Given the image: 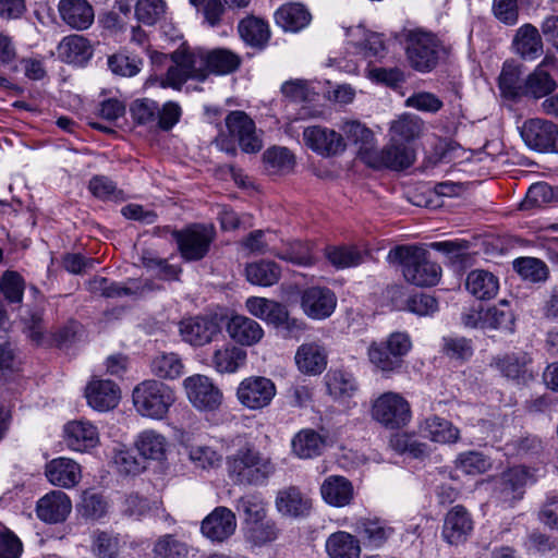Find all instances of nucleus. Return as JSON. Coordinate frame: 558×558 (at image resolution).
Instances as JSON below:
<instances>
[{
	"label": "nucleus",
	"mask_w": 558,
	"mask_h": 558,
	"mask_svg": "<svg viewBox=\"0 0 558 558\" xmlns=\"http://www.w3.org/2000/svg\"><path fill=\"white\" fill-rule=\"evenodd\" d=\"M389 263L401 267L404 279L417 287H432L438 283L441 268L428 258V252L417 245H398L387 256Z\"/></svg>",
	"instance_id": "obj_1"
},
{
	"label": "nucleus",
	"mask_w": 558,
	"mask_h": 558,
	"mask_svg": "<svg viewBox=\"0 0 558 558\" xmlns=\"http://www.w3.org/2000/svg\"><path fill=\"white\" fill-rule=\"evenodd\" d=\"M226 464L234 484L244 486L264 485L276 471L271 458L251 446L238 449L227 458Z\"/></svg>",
	"instance_id": "obj_2"
},
{
	"label": "nucleus",
	"mask_w": 558,
	"mask_h": 558,
	"mask_svg": "<svg viewBox=\"0 0 558 558\" xmlns=\"http://www.w3.org/2000/svg\"><path fill=\"white\" fill-rule=\"evenodd\" d=\"M411 348L410 336L407 332L396 331L386 339L373 341L367 349V355L376 371L388 377L399 372Z\"/></svg>",
	"instance_id": "obj_3"
},
{
	"label": "nucleus",
	"mask_w": 558,
	"mask_h": 558,
	"mask_svg": "<svg viewBox=\"0 0 558 558\" xmlns=\"http://www.w3.org/2000/svg\"><path fill=\"white\" fill-rule=\"evenodd\" d=\"M171 65L163 78L162 87L180 89L187 80L205 81L208 76L206 51L182 47L171 53Z\"/></svg>",
	"instance_id": "obj_4"
},
{
	"label": "nucleus",
	"mask_w": 558,
	"mask_h": 558,
	"mask_svg": "<svg viewBox=\"0 0 558 558\" xmlns=\"http://www.w3.org/2000/svg\"><path fill=\"white\" fill-rule=\"evenodd\" d=\"M132 399L140 415L151 420H162L175 402V393L168 385L155 379H147L135 386Z\"/></svg>",
	"instance_id": "obj_5"
},
{
	"label": "nucleus",
	"mask_w": 558,
	"mask_h": 558,
	"mask_svg": "<svg viewBox=\"0 0 558 558\" xmlns=\"http://www.w3.org/2000/svg\"><path fill=\"white\" fill-rule=\"evenodd\" d=\"M405 53L415 71L427 73L437 66L445 48L434 34L415 29L407 33Z\"/></svg>",
	"instance_id": "obj_6"
},
{
	"label": "nucleus",
	"mask_w": 558,
	"mask_h": 558,
	"mask_svg": "<svg viewBox=\"0 0 558 558\" xmlns=\"http://www.w3.org/2000/svg\"><path fill=\"white\" fill-rule=\"evenodd\" d=\"M372 417L386 428L398 429L411 421V405L400 393L388 391L373 402Z\"/></svg>",
	"instance_id": "obj_7"
},
{
	"label": "nucleus",
	"mask_w": 558,
	"mask_h": 558,
	"mask_svg": "<svg viewBox=\"0 0 558 558\" xmlns=\"http://www.w3.org/2000/svg\"><path fill=\"white\" fill-rule=\"evenodd\" d=\"M535 481L534 474L527 468H509L494 480L493 497L501 505L512 507L523 498L525 486Z\"/></svg>",
	"instance_id": "obj_8"
},
{
	"label": "nucleus",
	"mask_w": 558,
	"mask_h": 558,
	"mask_svg": "<svg viewBox=\"0 0 558 558\" xmlns=\"http://www.w3.org/2000/svg\"><path fill=\"white\" fill-rule=\"evenodd\" d=\"M415 151L411 145L390 141L383 149L366 151L364 163L373 169L404 170L413 165Z\"/></svg>",
	"instance_id": "obj_9"
},
{
	"label": "nucleus",
	"mask_w": 558,
	"mask_h": 558,
	"mask_svg": "<svg viewBox=\"0 0 558 558\" xmlns=\"http://www.w3.org/2000/svg\"><path fill=\"white\" fill-rule=\"evenodd\" d=\"M182 257L186 260H199L208 252L215 238L211 226L193 225L172 233Z\"/></svg>",
	"instance_id": "obj_10"
},
{
	"label": "nucleus",
	"mask_w": 558,
	"mask_h": 558,
	"mask_svg": "<svg viewBox=\"0 0 558 558\" xmlns=\"http://www.w3.org/2000/svg\"><path fill=\"white\" fill-rule=\"evenodd\" d=\"M277 392L274 381L264 376L244 378L238 386L236 398L248 410L267 408Z\"/></svg>",
	"instance_id": "obj_11"
},
{
	"label": "nucleus",
	"mask_w": 558,
	"mask_h": 558,
	"mask_svg": "<svg viewBox=\"0 0 558 558\" xmlns=\"http://www.w3.org/2000/svg\"><path fill=\"white\" fill-rule=\"evenodd\" d=\"M520 134L525 145L539 153H557L558 128L543 119H530L523 123Z\"/></svg>",
	"instance_id": "obj_12"
},
{
	"label": "nucleus",
	"mask_w": 558,
	"mask_h": 558,
	"mask_svg": "<svg viewBox=\"0 0 558 558\" xmlns=\"http://www.w3.org/2000/svg\"><path fill=\"white\" fill-rule=\"evenodd\" d=\"M187 399L198 410L215 411L222 402V392L205 375H193L184 379Z\"/></svg>",
	"instance_id": "obj_13"
},
{
	"label": "nucleus",
	"mask_w": 558,
	"mask_h": 558,
	"mask_svg": "<svg viewBox=\"0 0 558 558\" xmlns=\"http://www.w3.org/2000/svg\"><path fill=\"white\" fill-rule=\"evenodd\" d=\"M303 141L308 148L323 157L339 156L347 148L341 133L322 125L305 128Z\"/></svg>",
	"instance_id": "obj_14"
},
{
	"label": "nucleus",
	"mask_w": 558,
	"mask_h": 558,
	"mask_svg": "<svg viewBox=\"0 0 558 558\" xmlns=\"http://www.w3.org/2000/svg\"><path fill=\"white\" fill-rule=\"evenodd\" d=\"M179 332L186 343L203 347L221 332V327L216 317L195 316L182 319L179 324Z\"/></svg>",
	"instance_id": "obj_15"
},
{
	"label": "nucleus",
	"mask_w": 558,
	"mask_h": 558,
	"mask_svg": "<svg viewBox=\"0 0 558 558\" xmlns=\"http://www.w3.org/2000/svg\"><path fill=\"white\" fill-rule=\"evenodd\" d=\"M225 122L230 136L239 142L243 151L256 153L262 149V140L256 134L255 123L244 111H231Z\"/></svg>",
	"instance_id": "obj_16"
},
{
	"label": "nucleus",
	"mask_w": 558,
	"mask_h": 558,
	"mask_svg": "<svg viewBox=\"0 0 558 558\" xmlns=\"http://www.w3.org/2000/svg\"><path fill=\"white\" fill-rule=\"evenodd\" d=\"M236 529V518L227 507H216L201 523L203 536L213 543H222L230 538Z\"/></svg>",
	"instance_id": "obj_17"
},
{
	"label": "nucleus",
	"mask_w": 558,
	"mask_h": 558,
	"mask_svg": "<svg viewBox=\"0 0 558 558\" xmlns=\"http://www.w3.org/2000/svg\"><path fill=\"white\" fill-rule=\"evenodd\" d=\"M301 306L310 318L325 319L335 312L337 296L329 288L310 287L302 293Z\"/></svg>",
	"instance_id": "obj_18"
},
{
	"label": "nucleus",
	"mask_w": 558,
	"mask_h": 558,
	"mask_svg": "<svg viewBox=\"0 0 558 558\" xmlns=\"http://www.w3.org/2000/svg\"><path fill=\"white\" fill-rule=\"evenodd\" d=\"M473 530L471 514L463 506H454L445 517L441 535L450 545L464 543Z\"/></svg>",
	"instance_id": "obj_19"
},
{
	"label": "nucleus",
	"mask_w": 558,
	"mask_h": 558,
	"mask_svg": "<svg viewBox=\"0 0 558 558\" xmlns=\"http://www.w3.org/2000/svg\"><path fill=\"white\" fill-rule=\"evenodd\" d=\"M58 13L61 21L76 31H85L92 26L95 12L87 0H59Z\"/></svg>",
	"instance_id": "obj_20"
},
{
	"label": "nucleus",
	"mask_w": 558,
	"mask_h": 558,
	"mask_svg": "<svg viewBox=\"0 0 558 558\" xmlns=\"http://www.w3.org/2000/svg\"><path fill=\"white\" fill-rule=\"evenodd\" d=\"M64 439L70 449L85 452L98 445L99 433L90 422L77 420L65 424Z\"/></svg>",
	"instance_id": "obj_21"
},
{
	"label": "nucleus",
	"mask_w": 558,
	"mask_h": 558,
	"mask_svg": "<svg viewBox=\"0 0 558 558\" xmlns=\"http://www.w3.org/2000/svg\"><path fill=\"white\" fill-rule=\"evenodd\" d=\"M85 397L94 410L106 412L118 405L120 388L111 380H93L85 389Z\"/></svg>",
	"instance_id": "obj_22"
},
{
	"label": "nucleus",
	"mask_w": 558,
	"mask_h": 558,
	"mask_svg": "<svg viewBox=\"0 0 558 558\" xmlns=\"http://www.w3.org/2000/svg\"><path fill=\"white\" fill-rule=\"evenodd\" d=\"M71 500L65 493L53 490L37 502V517L47 523H59L66 519L71 512Z\"/></svg>",
	"instance_id": "obj_23"
},
{
	"label": "nucleus",
	"mask_w": 558,
	"mask_h": 558,
	"mask_svg": "<svg viewBox=\"0 0 558 558\" xmlns=\"http://www.w3.org/2000/svg\"><path fill=\"white\" fill-rule=\"evenodd\" d=\"M274 19L283 32L299 33L310 25L312 14L302 3L288 2L275 11Z\"/></svg>",
	"instance_id": "obj_24"
},
{
	"label": "nucleus",
	"mask_w": 558,
	"mask_h": 558,
	"mask_svg": "<svg viewBox=\"0 0 558 558\" xmlns=\"http://www.w3.org/2000/svg\"><path fill=\"white\" fill-rule=\"evenodd\" d=\"M227 332L234 342L246 347L258 343L264 337L262 326L253 318L242 315L229 319Z\"/></svg>",
	"instance_id": "obj_25"
},
{
	"label": "nucleus",
	"mask_w": 558,
	"mask_h": 558,
	"mask_svg": "<svg viewBox=\"0 0 558 558\" xmlns=\"http://www.w3.org/2000/svg\"><path fill=\"white\" fill-rule=\"evenodd\" d=\"M294 359L299 371L306 375H319L327 366V352L316 342L301 344Z\"/></svg>",
	"instance_id": "obj_26"
},
{
	"label": "nucleus",
	"mask_w": 558,
	"mask_h": 558,
	"mask_svg": "<svg viewBox=\"0 0 558 558\" xmlns=\"http://www.w3.org/2000/svg\"><path fill=\"white\" fill-rule=\"evenodd\" d=\"M93 46L83 35L65 36L58 45L60 59L68 63L84 64L93 56Z\"/></svg>",
	"instance_id": "obj_27"
},
{
	"label": "nucleus",
	"mask_w": 558,
	"mask_h": 558,
	"mask_svg": "<svg viewBox=\"0 0 558 558\" xmlns=\"http://www.w3.org/2000/svg\"><path fill=\"white\" fill-rule=\"evenodd\" d=\"M275 502L281 514L294 518L306 515L312 507L311 500L295 486L280 489Z\"/></svg>",
	"instance_id": "obj_28"
},
{
	"label": "nucleus",
	"mask_w": 558,
	"mask_h": 558,
	"mask_svg": "<svg viewBox=\"0 0 558 558\" xmlns=\"http://www.w3.org/2000/svg\"><path fill=\"white\" fill-rule=\"evenodd\" d=\"M46 476L51 484L70 488L78 483L81 469L72 459L58 458L47 464Z\"/></svg>",
	"instance_id": "obj_29"
},
{
	"label": "nucleus",
	"mask_w": 558,
	"mask_h": 558,
	"mask_svg": "<svg viewBox=\"0 0 558 558\" xmlns=\"http://www.w3.org/2000/svg\"><path fill=\"white\" fill-rule=\"evenodd\" d=\"M325 550L329 558H360L362 551L359 538L345 531L331 533L325 542Z\"/></svg>",
	"instance_id": "obj_30"
},
{
	"label": "nucleus",
	"mask_w": 558,
	"mask_h": 558,
	"mask_svg": "<svg viewBox=\"0 0 558 558\" xmlns=\"http://www.w3.org/2000/svg\"><path fill=\"white\" fill-rule=\"evenodd\" d=\"M246 351L232 343L215 349L211 366L220 374H233L246 362Z\"/></svg>",
	"instance_id": "obj_31"
},
{
	"label": "nucleus",
	"mask_w": 558,
	"mask_h": 558,
	"mask_svg": "<svg viewBox=\"0 0 558 558\" xmlns=\"http://www.w3.org/2000/svg\"><path fill=\"white\" fill-rule=\"evenodd\" d=\"M322 496L324 500L335 507H344L353 499V486L344 476H328L322 487Z\"/></svg>",
	"instance_id": "obj_32"
},
{
	"label": "nucleus",
	"mask_w": 558,
	"mask_h": 558,
	"mask_svg": "<svg viewBox=\"0 0 558 558\" xmlns=\"http://www.w3.org/2000/svg\"><path fill=\"white\" fill-rule=\"evenodd\" d=\"M466 290L478 300H490L499 290V280L490 271L472 270L465 280Z\"/></svg>",
	"instance_id": "obj_33"
},
{
	"label": "nucleus",
	"mask_w": 558,
	"mask_h": 558,
	"mask_svg": "<svg viewBox=\"0 0 558 558\" xmlns=\"http://www.w3.org/2000/svg\"><path fill=\"white\" fill-rule=\"evenodd\" d=\"M420 430L424 437L439 444H453L460 437L458 427L450 421L436 415L427 417L421 425Z\"/></svg>",
	"instance_id": "obj_34"
},
{
	"label": "nucleus",
	"mask_w": 558,
	"mask_h": 558,
	"mask_svg": "<svg viewBox=\"0 0 558 558\" xmlns=\"http://www.w3.org/2000/svg\"><path fill=\"white\" fill-rule=\"evenodd\" d=\"M292 451L301 459H313L322 454L326 440L314 429H302L292 438Z\"/></svg>",
	"instance_id": "obj_35"
},
{
	"label": "nucleus",
	"mask_w": 558,
	"mask_h": 558,
	"mask_svg": "<svg viewBox=\"0 0 558 558\" xmlns=\"http://www.w3.org/2000/svg\"><path fill=\"white\" fill-rule=\"evenodd\" d=\"M341 132L354 145L359 146V156L364 162L366 151H374V133L357 120H345L340 125Z\"/></svg>",
	"instance_id": "obj_36"
},
{
	"label": "nucleus",
	"mask_w": 558,
	"mask_h": 558,
	"mask_svg": "<svg viewBox=\"0 0 558 558\" xmlns=\"http://www.w3.org/2000/svg\"><path fill=\"white\" fill-rule=\"evenodd\" d=\"M513 45L522 58L530 60L537 58L543 49L541 35L531 24H525L518 29Z\"/></svg>",
	"instance_id": "obj_37"
},
{
	"label": "nucleus",
	"mask_w": 558,
	"mask_h": 558,
	"mask_svg": "<svg viewBox=\"0 0 558 558\" xmlns=\"http://www.w3.org/2000/svg\"><path fill=\"white\" fill-rule=\"evenodd\" d=\"M167 446L166 437L154 429L143 430L135 440V447L143 459L157 461L163 459Z\"/></svg>",
	"instance_id": "obj_38"
},
{
	"label": "nucleus",
	"mask_w": 558,
	"mask_h": 558,
	"mask_svg": "<svg viewBox=\"0 0 558 558\" xmlns=\"http://www.w3.org/2000/svg\"><path fill=\"white\" fill-rule=\"evenodd\" d=\"M515 317L507 300L488 307L484 316V330L496 329L508 333L514 331Z\"/></svg>",
	"instance_id": "obj_39"
},
{
	"label": "nucleus",
	"mask_w": 558,
	"mask_h": 558,
	"mask_svg": "<svg viewBox=\"0 0 558 558\" xmlns=\"http://www.w3.org/2000/svg\"><path fill=\"white\" fill-rule=\"evenodd\" d=\"M423 121L412 114H403L391 122L390 141L396 143H410L418 138L423 131Z\"/></svg>",
	"instance_id": "obj_40"
},
{
	"label": "nucleus",
	"mask_w": 558,
	"mask_h": 558,
	"mask_svg": "<svg viewBox=\"0 0 558 558\" xmlns=\"http://www.w3.org/2000/svg\"><path fill=\"white\" fill-rule=\"evenodd\" d=\"M208 74L227 75L235 72L241 65V58L226 48H217L206 51Z\"/></svg>",
	"instance_id": "obj_41"
},
{
	"label": "nucleus",
	"mask_w": 558,
	"mask_h": 558,
	"mask_svg": "<svg viewBox=\"0 0 558 558\" xmlns=\"http://www.w3.org/2000/svg\"><path fill=\"white\" fill-rule=\"evenodd\" d=\"M238 29L243 40L253 47L263 48L270 38L269 26L262 19H244L239 23Z\"/></svg>",
	"instance_id": "obj_42"
},
{
	"label": "nucleus",
	"mask_w": 558,
	"mask_h": 558,
	"mask_svg": "<svg viewBox=\"0 0 558 558\" xmlns=\"http://www.w3.org/2000/svg\"><path fill=\"white\" fill-rule=\"evenodd\" d=\"M88 289L92 293L104 298L116 299L123 295H133L137 293L138 286L132 281L131 286L111 281L105 277H95L88 282Z\"/></svg>",
	"instance_id": "obj_43"
},
{
	"label": "nucleus",
	"mask_w": 558,
	"mask_h": 558,
	"mask_svg": "<svg viewBox=\"0 0 558 558\" xmlns=\"http://www.w3.org/2000/svg\"><path fill=\"white\" fill-rule=\"evenodd\" d=\"M245 275L251 283L269 287L278 282L280 268L274 262L259 260L248 264L245 268Z\"/></svg>",
	"instance_id": "obj_44"
},
{
	"label": "nucleus",
	"mask_w": 558,
	"mask_h": 558,
	"mask_svg": "<svg viewBox=\"0 0 558 558\" xmlns=\"http://www.w3.org/2000/svg\"><path fill=\"white\" fill-rule=\"evenodd\" d=\"M234 507L243 517L244 526L266 518V504L259 494L252 493L240 497Z\"/></svg>",
	"instance_id": "obj_45"
},
{
	"label": "nucleus",
	"mask_w": 558,
	"mask_h": 558,
	"mask_svg": "<svg viewBox=\"0 0 558 558\" xmlns=\"http://www.w3.org/2000/svg\"><path fill=\"white\" fill-rule=\"evenodd\" d=\"M326 385L329 395L333 398L351 397L357 390V383L353 375L342 369L328 372Z\"/></svg>",
	"instance_id": "obj_46"
},
{
	"label": "nucleus",
	"mask_w": 558,
	"mask_h": 558,
	"mask_svg": "<svg viewBox=\"0 0 558 558\" xmlns=\"http://www.w3.org/2000/svg\"><path fill=\"white\" fill-rule=\"evenodd\" d=\"M245 539L254 546H262L278 537V529L274 521L262 519L243 527Z\"/></svg>",
	"instance_id": "obj_47"
},
{
	"label": "nucleus",
	"mask_w": 558,
	"mask_h": 558,
	"mask_svg": "<svg viewBox=\"0 0 558 558\" xmlns=\"http://www.w3.org/2000/svg\"><path fill=\"white\" fill-rule=\"evenodd\" d=\"M556 88V81L542 66H537L525 81V94L534 98L545 97Z\"/></svg>",
	"instance_id": "obj_48"
},
{
	"label": "nucleus",
	"mask_w": 558,
	"mask_h": 558,
	"mask_svg": "<svg viewBox=\"0 0 558 558\" xmlns=\"http://www.w3.org/2000/svg\"><path fill=\"white\" fill-rule=\"evenodd\" d=\"M326 256L335 267L348 268L362 264L367 254L355 246H335L327 248Z\"/></svg>",
	"instance_id": "obj_49"
},
{
	"label": "nucleus",
	"mask_w": 558,
	"mask_h": 558,
	"mask_svg": "<svg viewBox=\"0 0 558 558\" xmlns=\"http://www.w3.org/2000/svg\"><path fill=\"white\" fill-rule=\"evenodd\" d=\"M151 373L163 379H175L183 372L181 359L175 353H161L150 364Z\"/></svg>",
	"instance_id": "obj_50"
},
{
	"label": "nucleus",
	"mask_w": 558,
	"mask_h": 558,
	"mask_svg": "<svg viewBox=\"0 0 558 558\" xmlns=\"http://www.w3.org/2000/svg\"><path fill=\"white\" fill-rule=\"evenodd\" d=\"M263 159L266 169L271 173H286L293 169L295 160L291 151L286 147L268 148Z\"/></svg>",
	"instance_id": "obj_51"
},
{
	"label": "nucleus",
	"mask_w": 558,
	"mask_h": 558,
	"mask_svg": "<svg viewBox=\"0 0 558 558\" xmlns=\"http://www.w3.org/2000/svg\"><path fill=\"white\" fill-rule=\"evenodd\" d=\"M456 468L468 475H478L492 468V461L482 452L466 451L457 457Z\"/></svg>",
	"instance_id": "obj_52"
},
{
	"label": "nucleus",
	"mask_w": 558,
	"mask_h": 558,
	"mask_svg": "<svg viewBox=\"0 0 558 558\" xmlns=\"http://www.w3.org/2000/svg\"><path fill=\"white\" fill-rule=\"evenodd\" d=\"M190 461L196 469L209 470L219 466L221 454L206 445H192L187 447Z\"/></svg>",
	"instance_id": "obj_53"
},
{
	"label": "nucleus",
	"mask_w": 558,
	"mask_h": 558,
	"mask_svg": "<svg viewBox=\"0 0 558 558\" xmlns=\"http://www.w3.org/2000/svg\"><path fill=\"white\" fill-rule=\"evenodd\" d=\"M518 274L532 282L544 281L547 278V267L544 262L534 257H521L514 260Z\"/></svg>",
	"instance_id": "obj_54"
},
{
	"label": "nucleus",
	"mask_w": 558,
	"mask_h": 558,
	"mask_svg": "<svg viewBox=\"0 0 558 558\" xmlns=\"http://www.w3.org/2000/svg\"><path fill=\"white\" fill-rule=\"evenodd\" d=\"M154 551L158 558H187L189 555L187 545L171 534L161 536Z\"/></svg>",
	"instance_id": "obj_55"
},
{
	"label": "nucleus",
	"mask_w": 558,
	"mask_h": 558,
	"mask_svg": "<svg viewBox=\"0 0 558 558\" xmlns=\"http://www.w3.org/2000/svg\"><path fill=\"white\" fill-rule=\"evenodd\" d=\"M530 362L531 359L526 353L508 354L499 360L498 366L506 377L519 379L525 375Z\"/></svg>",
	"instance_id": "obj_56"
},
{
	"label": "nucleus",
	"mask_w": 558,
	"mask_h": 558,
	"mask_svg": "<svg viewBox=\"0 0 558 558\" xmlns=\"http://www.w3.org/2000/svg\"><path fill=\"white\" fill-rule=\"evenodd\" d=\"M278 257L299 266H311L315 260L311 246L300 241L291 243Z\"/></svg>",
	"instance_id": "obj_57"
},
{
	"label": "nucleus",
	"mask_w": 558,
	"mask_h": 558,
	"mask_svg": "<svg viewBox=\"0 0 558 558\" xmlns=\"http://www.w3.org/2000/svg\"><path fill=\"white\" fill-rule=\"evenodd\" d=\"M362 533L369 545H383L393 533V529L380 520H366L362 523Z\"/></svg>",
	"instance_id": "obj_58"
},
{
	"label": "nucleus",
	"mask_w": 558,
	"mask_h": 558,
	"mask_svg": "<svg viewBox=\"0 0 558 558\" xmlns=\"http://www.w3.org/2000/svg\"><path fill=\"white\" fill-rule=\"evenodd\" d=\"M166 11L163 0H138L135 7V15L138 21L147 25L155 24Z\"/></svg>",
	"instance_id": "obj_59"
},
{
	"label": "nucleus",
	"mask_w": 558,
	"mask_h": 558,
	"mask_svg": "<svg viewBox=\"0 0 558 558\" xmlns=\"http://www.w3.org/2000/svg\"><path fill=\"white\" fill-rule=\"evenodd\" d=\"M25 283L15 271H5L1 278L0 289L9 302L20 303L23 299Z\"/></svg>",
	"instance_id": "obj_60"
},
{
	"label": "nucleus",
	"mask_w": 558,
	"mask_h": 558,
	"mask_svg": "<svg viewBox=\"0 0 558 558\" xmlns=\"http://www.w3.org/2000/svg\"><path fill=\"white\" fill-rule=\"evenodd\" d=\"M359 53L365 59L379 60L384 58L386 53V46L383 39V35L377 33H366L363 40L356 43Z\"/></svg>",
	"instance_id": "obj_61"
},
{
	"label": "nucleus",
	"mask_w": 558,
	"mask_h": 558,
	"mask_svg": "<svg viewBox=\"0 0 558 558\" xmlns=\"http://www.w3.org/2000/svg\"><path fill=\"white\" fill-rule=\"evenodd\" d=\"M88 189L90 193L102 201H118L122 196L113 181L105 175H95L90 179Z\"/></svg>",
	"instance_id": "obj_62"
},
{
	"label": "nucleus",
	"mask_w": 558,
	"mask_h": 558,
	"mask_svg": "<svg viewBox=\"0 0 558 558\" xmlns=\"http://www.w3.org/2000/svg\"><path fill=\"white\" fill-rule=\"evenodd\" d=\"M131 114L138 124L156 123L158 116V104L148 98L136 99L131 108Z\"/></svg>",
	"instance_id": "obj_63"
},
{
	"label": "nucleus",
	"mask_w": 558,
	"mask_h": 558,
	"mask_svg": "<svg viewBox=\"0 0 558 558\" xmlns=\"http://www.w3.org/2000/svg\"><path fill=\"white\" fill-rule=\"evenodd\" d=\"M80 511L87 519H99L107 512V502L99 494L85 492L82 496Z\"/></svg>",
	"instance_id": "obj_64"
}]
</instances>
